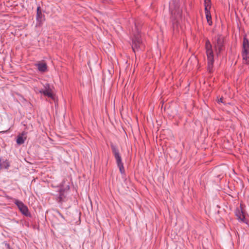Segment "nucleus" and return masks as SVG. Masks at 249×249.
I'll list each match as a JSON object with an SVG mask.
<instances>
[{
  "instance_id": "obj_1",
  "label": "nucleus",
  "mask_w": 249,
  "mask_h": 249,
  "mask_svg": "<svg viewBox=\"0 0 249 249\" xmlns=\"http://www.w3.org/2000/svg\"><path fill=\"white\" fill-rule=\"evenodd\" d=\"M205 47L208 59V69L210 72H211L213 68L214 59L213 52L209 40L206 42Z\"/></svg>"
},
{
  "instance_id": "obj_2",
  "label": "nucleus",
  "mask_w": 249,
  "mask_h": 249,
  "mask_svg": "<svg viewBox=\"0 0 249 249\" xmlns=\"http://www.w3.org/2000/svg\"><path fill=\"white\" fill-rule=\"evenodd\" d=\"M132 48L135 52L144 49V44L139 34L134 35L132 39Z\"/></svg>"
},
{
  "instance_id": "obj_3",
  "label": "nucleus",
  "mask_w": 249,
  "mask_h": 249,
  "mask_svg": "<svg viewBox=\"0 0 249 249\" xmlns=\"http://www.w3.org/2000/svg\"><path fill=\"white\" fill-rule=\"evenodd\" d=\"M242 57L244 63L249 64V42L246 37L243 40Z\"/></svg>"
},
{
  "instance_id": "obj_4",
  "label": "nucleus",
  "mask_w": 249,
  "mask_h": 249,
  "mask_svg": "<svg viewBox=\"0 0 249 249\" xmlns=\"http://www.w3.org/2000/svg\"><path fill=\"white\" fill-rule=\"evenodd\" d=\"M113 153L114 155L115 158L116 160L117 165L119 168L120 171L122 174L124 173V167L123 163L122 161L121 157L120 155L119 150L115 146L112 145L111 146Z\"/></svg>"
},
{
  "instance_id": "obj_5",
  "label": "nucleus",
  "mask_w": 249,
  "mask_h": 249,
  "mask_svg": "<svg viewBox=\"0 0 249 249\" xmlns=\"http://www.w3.org/2000/svg\"><path fill=\"white\" fill-rule=\"evenodd\" d=\"M215 53L218 54L223 49L224 38L221 36H218L213 41Z\"/></svg>"
},
{
  "instance_id": "obj_6",
  "label": "nucleus",
  "mask_w": 249,
  "mask_h": 249,
  "mask_svg": "<svg viewBox=\"0 0 249 249\" xmlns=\"http://www.w3.org/2000/svg\"><path fill=\"white\" fill-rule=\"evenodd\" d=\"M15 203L23 214L26 216L30 215V213L27 207L24 205L22 202L18 200H16Z\"/></svg>"
},
{
  "instance_id": "obj_7",
  "label": "nucleus",
  "mask_w": 249,
  "mask_h": 249,
  "mask_svg": "<svg viewBox=\"0 0 249 249\" xmlns=\"http://www.w3.org/2000/svg\"><path fill=\"white\" fill-rule=\"evenodd\" d=\"M44 90H40L39 92L43 94L44 95L47 96L48 97L53 99L54 95L53 93L50 85L49 84H45L44 85Z\"/></svg>"
},
{
  "instance_id": "obj_8",
  "label": "nucleus",
  "mask_w": 249,
  "mask_h": 249,
  "mask_svg": "<svg viewBox=\"0 0 249 249\" xmlns=\"http://www.w3.org/2000/svg\"><path fill=\"white\" fill-rule=\"evenodd\" d=\"M39 71L45 72L47 70V66L46 63L40 62L36 64Z\"/></svg>"
},
{
  "instance_id": "obj_9",
  "label": "nucleus",
  "mask_w": 249,
  "mask_h": 249,
  "mask_svg": "<svg viewBox=\"0 0 249 249\" xmlns=\"http://www.w3.org/2000/svg\"><path fill=\"white\" fill-rule=\"evenodd\" d=\"M236 215L238 217V219L241 220L242 222H246V219L245 215L242 211L238 210L236 212Z\"/></svg>"
},
{
  "instance_id": "obj_10",
  "label": "nucleus",
  "mask_w": 249,
  "mask_h": 249,
  "mask_svg": "<svg viewBox=\"0 0 249 249\" xmlns=\"http://www.w3.org/2000/svg\"><path fill=\"white\" fill-rule=\"evenodd\" d=\"M205 12L210 11L211 8V0H204Z\"/></svg>"
},
{
  "instance_id": "obj_11",
  "label": "nucleus",
  "mask_w": 249,
  "mask_h": 249,
  "mask_svg": "<svg viewBox=\"0 0 249 249\" xmlns=\"http://www.w3.org/2000/svg\"><path fill=\"white\" fill-rule=\"evenodd\" d=\"M206 18L207 19V21L208 24L209 25H212L213 24L212 20V17L210 11L208 12H205Z\"/></svg>"
},
{
  "instance_id": "obj_12",
  "label": "nucleus",
  "mask_w": 249,
  "mask_h": 249,
  "mask_svg": "<svg viewBox=\"0 0 249 249\" xmlns=\"http://www.w3.org/2000/svg\"><path fill=\"white\" fill-rule=\"evenodd\" d=\"M26 139V138L24 137V134H22L20 135H19L18 137L17 140V142L18 144H21L24 142V141Z\"/></svg>"
},
{
  "instance_id": "obj_13",
  "label": "nucleus",
  "mask_w": 249,
  "mask_h": 249,
  "mask_svg": "<svg viewBox=\"0 0 249 249\" xmlns=\"http://www.w3.org/2000/svg\"><path fill=\"white\" fill-rule=\"evenodd\" d=\"M2 168H5V169L8 168L10 166L9 162L7 160L2 161Z\"/></svg>"
},
{
  "instance_id": "obj_14",
  "label": "nucleus",
  "mask_w": 249,
  "mask_h": 249,
  "mask_svg": "<svg viewBox=\"0 0 249 249\" xmlns=\"http://www.w3.org/2000/svg\"><path fill=\"white\" fill-rule=\"evenodd\" d=\"M2 161L0 159V168H2Z\"/></svg>"
},
{
  "instance_id": "obj_15",
  "label": "nucleus",
  "mask_w": 249,
  "mask_h": 249,
  "mask_svg": "<svg viewBox=\"0 0 249 249\" xmlns=\"http://www.w3.org/2000/svg\"><path fill=\"white\" fill-rule=\"evenodd\" d=\"M218 103H222L223 101H222V98H220L219 99H218Z\"/></svg>"
}]
</instances>
